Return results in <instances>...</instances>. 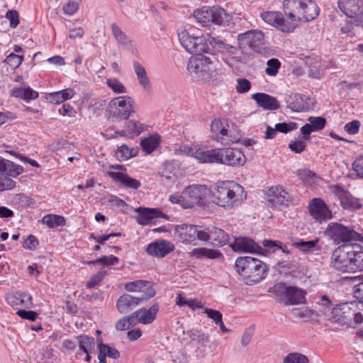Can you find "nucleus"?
Wrapping results in <instances>:
<instances>
[{
    "instance_id": "de8ad7c7",
    "label": "nucleus",
    "mask_w": 363,
    "mask_h": 363,
    "mask_svg": "<svg viewBox=\"0 0 363 363\" xmlns=\"http://www.w3.org/2000/svg\"><path fill=\"white\" fill-rule=\"evenodd\" d=\"M98 350L100 353L104 354L106 357H108L114 359H117L120 357V352L116 348L111 347L103 342H100L98 345Z\"/></svg>"
},
{
    "instance_id": "c03bdc74",
    "label": "nucleus",
    "mask_w": 363,
    "mask_h": 363,
    "mask_svg": "<svg viewBox=\"0 0 363 363\" xmlns=\"http://www.w3.org/2000/svg\"><path fill=\"white\" fill-rule=\"evenodd\" d=\"M111 31L115 40L118 43L121 45H126L130 43L128 37L124 32L119 28L116 23L111 24Z\"/></svg>"
},
{
    "instance_id": "774afa93",
    "label": "nucleus",
    "mask_w": 363,
    "mask_h": 363,
    "mask_svg": "<svg viewBox=\"0 0 363 363\" xmlns=\"http://www.w3.org/2000/svg\"><path fill=\"white\" fill-rule=\"evenodd\" d=\"M355 279H359L361 281L354 286L353 293L355 298L363 302V276L356 277Z\"/></svg>"
},
{
    "instance_id": "7c9ffc66",
    "label": "nucleus",
    "mask_w": 363,
    "mask_h": 363,
    "mask_svg": "<svg viewBox=\"0 0 363 363\" xmlns=\"http://www.w3.org/2000/svg\"><path fill=\"white\" fill-rule=\"evenodd\" d=\"M301 14L303 16L302 21H310L315 18L319 13V8L312 0H304Z\"/></svg>"
},
{
    "instance_id": "9d476101",
    "label": "nucleus",
    "mask_w": 363,
    "mask_h": 363,
    "mask_svg": "<svg viewBox=\"0 0 363 363\" xmlns=\"http://www.w3.org/2000/svg\"><path fill=\"white\" fill-rule=\"evenodd\" d=\"M327 233L337 245L347 244L352 241L363 242V237L352 228L337 223H330L327 227Z\"/></svg>"
},
{
    "instance_id": "680f3d73",
    "label": "nucleus",
    "mask_w": 363,
    "mask_h": 363,
    "mask_svg": "<svg viewBox=\"0 0 363 363\" xmlns=\"http://www.w3.org/2000/svg\"><path fill=\"white\" fill-rule=\"evenodd\" d=\"M360 125L361 123L359 121L353 120L345 125L344 130L350 135H354L359 132Z\"/></svg>"
},
{
    "instance_id": "338daca9",
    "label": "nucleus",
    "mask_w": 363,
    "mask_h": 363,
    "mask_svg": "<svg viewBox=\"0 0 363 363\" xmlns=\"http://www.w3.org/2000/svg\"><path fill=\"white\" fill-rule=\"evenodd\" d=\"M38 245V240L33 235H29L23 242V247L26 250H35Z\"/></svg>"
},
{
    "instance_id": "bf43d9fd",
    "label": "nucleus",
    "mask_w": 363,
    "mask_h": 363,
    "mask_svg": "<svg viewBox=\"0 0 363 363\" xmlns=\"http://www.w3.org/2000/svg\"><path fill=\"white\" fill-rule=\"evenodd\" d=\"M94 262H97V264L103 266L115 265L118 264V258L114 255L102 256L100 258L94 260Z\"/></svg>"
},
{
    "instance_id": "6e6d98bb",
    "label": "nucleus",
    "mask_w": 363,
    "mask_h": 363,
    "mask_svg": "<svg viewBox=\"0 0 363 363\" xmlns=\"http://www.w3.org/2000/svg\"><path fill=\"white\" fill-rule=\"evenodd\" d=\"M23 57L16 55V53H10L6 58L5 62L12 69H16L22 63Z\"/></svg>"
},
{
    "instance_id": "49530a36",
    "label": "nucleus",
    "mask_w": 363,
    "mask_h": 363,
    "mask_svg": "<svg viewBox=\"0 0 363 363\" xmlns=\"http://www.w3.org/2000/svg\"><path fill=\"white\" fill-rule=\"evenodd\" d=\"M213 139L218 142H220L223 145H229L230 143L236 142L231 138V136L229 135L228 130L225 125H223L220 128L219 132L215 135Z\"/></svg>"
},
{
    "instance_id": "864d4df0",
    "label": "nucleus",
    "mask_w": 363,
    "mask_h": 363,
    "mask_svg": "<svg viewBox=\"0 0 363 363\" xmlns=\"http://www.w3.org/2000/svg\"><path fill=\"white\" fill-rule=\"evenodd\" d=\"M149 282L143 280H136L131 282H128L125 285V289L128 291H140L142 289L145 288Z\"/></svg>"
},
{
    "instance_id": "8fccbe9b",
    "label": "nucleus",
    "mask_w": 363,
    "mask_h": 363,
    "mask_svg": "<svg viewBox=\"0 0 363 363\" xmlns=\"http://www.w3.org/2000/svg\"><path fill=\"white\" fill-rule=\"evenodd\" d=\"M281 67V62L277 58H272L267 62L265 72L267 74L274 77L277 74L279 69Z\"/></svg>"
},
{
    "instance_id": "a878e982",
    "label": "nucleus",
    "mask_w": 363,
    "mask_h": 363,
    "mask_svg": "<svg viewBox=\"0 0 363 363\" xmlns=\"http://www.w3.org/2000/svg\"><path fill=\"white\" fill-rule=\"evenodd\" d=\"M174 230L183 242L191 243L195 241L197 225L182 224L177 225Z\"/></svg>"
},
{
    "instance_id": "79ce46f5",
    "label": "nucleus",
    "mask_w": 363,
    "mask_h": 363,
    "mask_svg": "<svg viewBox=\"0 0 363 363\" xmlns=\"http://www.w3.org/2000/svg\"><path fill=\"white\" fill-rule=\"evenodd\" d=\"M43 223L50 228L62 226L65 224V219L63 216L58 215H47L43 218Z\"/></svg>"
},
{
    "instance_id": "69168bd1",
    "label": "nucleus",
    "mask_w": 363,
    "mask_h": 363,
    "mask_svg": "<svg viewBox=\"0 0 363 363\" xmlns=\"http://www.w3.org/2000/svg\"><path fill=\"white\" fill-rule=\"evenodd\" d=\"M306 140H296L289 145V148L295 153H301L306 149Z\"/></svg>"
},
{
    "instance_id": "473e14b6",
    "label": "nucleus",
    "mask_w": 363,
    "mask_h": 363,
    "mask_svg": "<svg viewBox=\"0 0 363 363\" xmlns=\"http://www.w3.org/2000/svg\"><path fill=\"white\" fill-rule=\"evenodd\" d=\"M134 71L137 75V79L143 89H147L150 88V80L147 75L145 67L138 62L133 63Z\"/></svg>"
},
{
    "instance_id": "4468645a",
    "label": "nucleus",
    "mask_w": 363,
    "mask_h": 363,
    "mask_svg": "<svg viewBox=\"0 0 363 363\" xmlns=\"http://www.w3.org/2000/svg\"><path fill=\"white\" fill-rule=\"evenodd\" d=\"M6 301L16 311L22 308L29 309L33 306L32 296L26 292L16 291L7 294Z\"/></svg>"
},
{
    "instance_id": "58836bf2",
    "label": "nucleus",
    "mask_w": 363,
    "mask_h": 363,
    "mask_svg": "<svg viewBox=\"0 0 363 363\" xmlns=\"http://www.w3.org/2000/svg\"><path fill=\"white\" fill-rule=\"evenodd\" d=\"M147 126L140 121L130 120L127 125V133L130 137L139 135L141 133L146 130Z\"/></svg>"
},
{
    "instance_id": "f3484780",
    "label": "nucleus",
    "mask_w": 363,
    "mask_h": 363,
    "mask_svg": "<svg viewBox=\"0 0 363 363\" xmlns=\"http://www.w3.org/2000/svg\"><path fill=\"white\" fill-rule=\"evenodd\" d=\"M304 0H284L283 2V11L284 16L289 18H293L297 23L301 22L303 16L301 14L302 6Z\"/></svg>"
},
{
    "instance_id": "f8f14e48",
    "label": "nucleus",
    "mask_w": 363,
    "mask_h": 363,
    "mask_svg": "<svg viewBox=\"0 0 363 363\" xmlns=\"http://www.w3.org/2000/svg\"><path fill=\"white\" fill-rule=\"evenodd\" d=\"M22 172L21 166L0 158V191L13 188L16 182L11 177H16Z\"/></svg>"
},
{
    "instance_id": "4d7b16f0",
    "label": "nucleus",
    "mask_w": 363,
    "mask_h": 363,
    "mask_svg": "<svg viewBox=\"0 0 363 363\" xmlns=\"http://www.w3.org/2000/svg\"><path fill=\"white\" fill-rule=\"evenodd\" d=\"M251 88L250 82L245 78H238L237 79V85L235 89L238 93L243 94L249 91Z\"/></svg>"
},
{
    "instance_id": "bb28decb",
    "label": "nucleus",
    "mask_w": 363,
    "mask_h": 363,
    "mask_svg": "<svg viewBox=\"0 0 363 363\" xmlns=\"http://www.w3.org/2000/svg\"><path fill=\"white\" fill-rule=\"evenodd\" d=\"M189 255L196 259L206 258L210 259H223V254L218 250L206 247H198L193 249Z\"/></svg>"
},
{
    "instance_id": "f03ea898",
    "label": "nucleus",
    "mask_w": 363,
    "mask_h": 363,
    "mask_svg": "<svg viewBox=\"0 0 363 363\" xmlns=\"http://www.w3.org/2000/svg\"><path fill=\"white\" fill-rule=\"evenodd\" d=\"M247 198V192L240 184L233 181L218 182L214 185L213 202L224 208L232 209L240 206Z\"/></svg>"
},
{
    "instance_id": "aec40b11",
    "label": "nucleus",
    "mask_w": 363,
    "mask_h": 363,
    "mask_svg": "<svg viewBox=\"0 0 363 363\" xmlns=\"http://www.w3.org/2000/svg\"><path fill=\"white\" fill-rule=\"evenodd\" d=\"M334 192L339 198L340 203L344 208L357 210L362 207V205L357 199L352 196L340 186L335 185L334 186Z\"/></svg>"
},
{
    "instance_id": "13d9d810",
    "label": "nucleus",
    "mask_w": 363,
    "mask_h": 363,
    "mask_svg": "<svg viewBox=\"0 0 363 363\" xmlns=\"http://www.w3.org/2000/svg\"><path fill=\"white\" fill-rule=\"evenodd\" d=\"M195 234V241L199 240L203 242H210V227L202 228V227L197 226V232Z\"/></svg>"
},
{
    "instance_id": "3c124183",
    "label": "nucleus",
    "mask_w": 363,
    "mask_h": 363,
    "mask_svg": "<svg viewBox=\"0 0 363 363\" xmlns=\"http://www.w3.org/2000/svg\"><path fill=\"white\" fill-rule=\"evenodd\" d=\"M308 121L314 132L323 129L326 123L325 118L322 116H310Z\"/></svg>"
},
{
    "instance_id": "5fc2aeb1",
    "label": "nucleus",
    "mask_w": 363,
    "mask_h": 363,
    "mask_svg": "<svg viewBox=\"0 0 363 363\" xmlns=\"http://www.w3.org/2000/svg\"><path fill=\"white\" fill-rule=\"evenodd\" d=\"M106 274L107 272L106 270H101L98 272L96 274L91 277L89 281L86 282V288L91 289L98 285L104 279Z\"/></svg>"
},
{
    "instance_id": "2f4dec72",
    "label": "nucleus",
    "mask_w": 363,
    "mask_h": 363,
    "mask_svg": "<svg viewBox=\"0 0 363 363\" xmlns=\"http://www.w3.org/2000/svg\"><path fill=\"white\" fill-rule=\"evenodd\" d=\"M138 311L139 320L140 323L147 325L152 323L156 318V315L159 311V305L157 303L153 304L148 310L141 308Z\"/></svg>"
},
{
    "instance_id": "393cba45",
    "label": "nucleus",
    "mask_w": 363,
    "mask_h": 363,
    "mask_svg": "<svg viewBox=\"0 0 363 363\" xmlns=\"http://www.w3.org/2000/svg\"><path fill=\"white\" fill-rule=\"evenodd\" d=\"M107 174L115 182L120 183L127 189H138L141 185L140 181L129 177L127 174L111 171Z\"/></svg>"
},
{
    "instance_id": "cd10ccee",
    "label": "nucleus",
    "mask_w": 363,
    "mask_h": 363,
    "mask_svg": "<svg viewBox=\"0 0 363 363\" xmlns=\"http://www.w3.org/2000/svg\"><path fill=\"white\" fill-rule=\"evenodd\" d=\"M210 242L215 246L222 247L230 243V238L223 229L214 226L210 227Z\"/></svg>"
},
{
    "instance_id": "dca6fc26",
    "label": "nucleus",
    "mask_w": 363,
    "mask_h": 363,
    "mask_svg": "<svg viewBox=\"0 0 363 363\" xmlns=\"http://www.w3.org/2000/svg\"><path fill=\"white\" fill-rule=\"evenodd\" d=\"M311 216L316 220L321 222L332 218L331 211L326 203L320 198H314L309 204Z\"/></svg>"
},
{
    "instance_id": "e2e57ef3",
    "label": "nucleus",
    "mask_w": 363,
    "mask_h": 363,
    "mask_svg": "<svg viewBox=\"0 0 363 363\" xmlns=\"http://www.w3.org/2000/svg\"><path fill=\"white\" fill-rule=\"evenodd\" d=\"M16 314L21 318L22 319L28 320L30 321H35L38 317V313L33 311H26V310H18L16 311Z\"/></svg>"
},
{
    "instance_id": "ea45409f",
    "label": "nucleus",
    "mask_w": 363,
    "mask_h": 363,
    "mask_svg": "<svg viewBox=\"0 0 363 363\" xmlns=\"http://www.w3.org/2000/svg\"><path fill=\"white\" fill-rule=\"evenodd\" d=\"M137 154V149L130 148L126 145H122L117 149L116 152V155L120 160H128L131 157L136 156Z\"/></svg>"
},
{
    "instance_id": "72a5a7b5",
    "label": "nucleus",
    "mask_w": 363,
    "mask_h": 363,
    "mask_svg": "<svg viewBox=\"0 0 363 363\" xmlns=\"http://www.w3.org/2000/svg\"><path fill=\"white\" fill-rule=\"evenodd\" d=\"M159 143L160 136L157 134H155L143 139L140 142V146L146 153L150 154L157 148Z\"/></svg>"
},
{
    "instance_id": "39448f33",
    "label": "nucleus",
    "mask_w": 363,
    "mask_h": 363,
    "mask_svg": "<svg viewBox=\"0 0 363 363\" xmlns=\"http://www.w3.org/2000/svg\"><path fill=\"white\" fill-rule=\"evenodd\" d=\"M186 68L192 77L201 80H209L215 75L216 61L203 55H194L189 58Z\"/></svg>"
},
{
    "instance_id": "603ef678",
    "label": "nucleus",
    "mask_w": 363,
    "mask_h": 363,
    "mask_svg": "<svg viewBox=\"0 0 363 363\" xmlns=\"http://www.w3.org/2000/svg\"><path fill=\"white\" fill-rule=\"evenodd\" d=\"M106 84L113 92L116 94H123L127 92L125 87L118 79L116 78L107 79Z\"/></svg>"
},
{
    "instance_id": "e433bc0d",
    "label": "nucleus",
    "mask_w": 363,
    "mask_h": 363,
    "mask_svg": "<svg viewBox=\"0 0 363 363\" xmlns=\"http://www.w3.org/2000/svg\"><path fill=\"white\" fill-rule=\"evenodd\" d=\"M281 19L279 20L277 29L284 33H290L298 26V23L294 21L293 18H289L281 13Z\"/></svg>"
},
{
    "instance_id": "6e6552de",
    "label": "nucleus",
    "mask_w": 363,
    "mask_h": 363,
    "mask_svg": "<svg viewBox=\"0 0 363 363\" xmlns=\"http://www.w3.org/2000/svg\"><path fill=\"white\" fill-rule=\"evenodd\" d=\"M179 40L182 47L189 53L194 55L211 53L208 46V35H195L190 30L184 29L178 33Z\"/></svg>"
},
{
    "instance_id": "7ed1b4c3",
    "label": "nucleus",
    "mask_w": 363,
    "mask_h": 363,
    "mask_svg": "<svg viewBox=\"0 0 363 363\" xmlns=\"http://www.w3.org/2000/svg\"><path fill=\"white\" fill-rule=\"evenodd\" d=\"M196 159L202 163H217L227 166H242L246 162L245 155L237 148H216L196 153Z\"/></svg>"
},
{
    "instance_id": "f257e3e1",
    "label": "nucleus",
    "mask_w": 363,
    "mask_h": 363,
    "mask_svg": "<svg viewBox=\"0 0 363 363\" xmlns=\"http://www.w3.org/2000/svg\"><path fill=\"white\" fill-rule=\"evenodd\" d=\"M331 267L349 273L363 271V246L357 243L343 244L338 246L332 253Z\"/></svg>"
},
{
    "instance_id": "c9c22d12",
    "label": "nucleus",
    "mask_w": 363,
    "mask_h": 363,
    "mask_svg": "<svg viewBox=\"0 0 363 363\" xmlns=\"http://www.w3.org/2000/svg\"><path fill=\"white\" fill-rule=\"evenodd\" d=\"M76 338L78 341L79 349L83 350L84 352H87V351H94L95 340L93 337L81 335L77 336Z\"/></svg>"
},
{
    "instance_id": "6ab92c4d",
    "label": "nucleus",
    "mask_w": 363,
    "mask_h": 363,
    "mask_svg": "<svg viewBox=\"0 0 363 363\" xmlns=\"http://www.w3.org/2000/svg\"><path fill=\"white\" fill-rule=\"evenodd\" d=\"M268 201L273 206H288L291 198L281 186H277L269 189Z\"/></svg>"
},
{
    "instance_id": "20e7f679",
    "label": "nucleus",
    "mask_w": 363,
    "mask_h": 363,
    "mask_svg": "<svg viewBox=\"0 0 363 363\" xmlns=\"http://www.w3.org/2000/svg\"><path fill=\"white\" fill-rule=\"evenodd\" d=\"M235 267L247 284L259 282L265 278L267 272V267L263 262L251 257L237 258Z\"/></svg>"
},
{
    "instance_id": "0e129e2a",
    "label": "nucleus",
    "mask_w": 363,
    "mask_h": 363,
    "mask_svg": "<svg viewBox=\"0 0 363 363\" xmlns=\"http://www.w3.org/2000/svg\"><path fill=\"white\" fill-rule=\"evenodd\" d=\"M352 168L357 177L363 179V155L356 158L352 164Z\"/></svg>"
},
{
    "instance_id": "a19ab883",
    "label": "nucleus",
    "mask_w": 363,
    "mask_h": 363,
    "mask_svg": "<svg viewBox=\"0 0 363 363\" xmlns=\"http://www.w3.org/2000/svg\"><path fill=\"white\" fill-rule=\"evenodd\" d=\"M184 333L190 337L192 341H196L199 344L203 345L208 342V335L201 330L191 329L186 332H184Z\"/></svg>"
},
{
    "instance_id": "c85d7f7f",
    "label": "nucleus",
    "mask_w": 363,
    "mask_h": 363,
    "mask_svg": "<svg viewBox=\"0 0 363 363\" xmlns=\"http://www.w3.org/2000/svg\"><path fill=\"white\" fill-rule=\"evenodd\" d=\"M287 108L294 112H302L307 109L304 103V99L299 94H291L285 97Z\"/></svg>"
},
{
    "instance_id": "2eb2a0df",
    "label": "nucleus",
    "mask_w": 363,
    "mask_h": 363,
    "mask_svg": "<svg viewBox=\"0 0 363 363\" xmlns=\"http://www.w3.org/2000/svg\"><path fill=\"white\" fill-rule=\"evenodd\" d=\"M229 246L234 252L262 253V248L252 239L247 237L234 238Z\"/></svg>"
},
{
    "instance_id": "052dcab7",
    "label": "nucleus",
    "mask_w": 363,
    "mask_h": 363,
    "mask_svg": "<svg viewBox=\"0 0 363 363\" xmlns=\"http://www.w3.org/2000/svg\"><path fill=\"white\" fill-rule=\"evenodd\" d=\"M275 127L277 128V132H280L282 133H288L289 132H291L292 130H294L297 129L298 125L297 123L294 122H290V123H277L275 125Z\"/></svg>"
},
{
    "instance_id": "a211bd4d",
    "label": "nucleus",
    "mask_w": 363,
    "mask_h": 363,
    "mask_svg": "<svg viewBox=\"0 0 363 363\" xmlns=\"http://www.w3.org/2000/svg\"><path fill=\"white\" fill-rule=\"evenodd\" d=\"M238 40L246 44L256 52L259 47L263 44L264 33L261 30H252L238 35Z\"/></svg>"
},
{
    "instance_id": "c756f323",
    "label": "nucleus",
    "mask_w": 363,
    "mask_h": 363,
    "mask_svg": "<svg viewBox=\"0 0 363 363\" xmlns=\"http://www.w3.org/2000/svg\"><path fill=\"white\" fill-rule=\"evenodd\" d=\"M139 297H134L129 294L122 295L118 300L116 307L121 313L127 312L130 308L138 306L140 303Z\"/></svg>"
},
{
    "instance_id": "f704fd0d",
    "label": "nucleus",
    "mask_w": 363,
    "mask_h": 363,
    "mask_svg": "<svg viewBox=\"0 0 363 363\" xmlns=\"http://www.w3.org/2000/svg\"><path fill=\"white\" fill-rule=\"evenodd\" d=\"M318 242V239L308 241L299 240L298 241L294 242L293 245L299 251L303 253H308L319 250V248L317 247Z\"/></svg>"
},
{
    "instance_id": "09e8293b",
    "label": "nucleus",
    "mask_w": 363,
    "mask_h": 363,
    "mask_svg": "<svg viewBox=\"0 0 363 363\" xmlns=\"http://www.w3.org/2000/svg\"><path fill=\"white\" fill-rule=\"evenodd\" d=\"M284 363H308V358L298 352H291L287 354L283 359Z\"/></svg>"
},
{
    "instance_id": "1a4fd4ad",
    "label": "nucleus",
    "mask_w": 363,
    "mask_h": 363,
    "mask_svg": "<svg viewBox=\"0 0 363 363\" xmlns=\"http://www.w3.org/2000/svg\"><path fill=\"white\" fill-rule=\"evenodd\" d=\"M359 309L356 302H345L337 304L333 308L332 314L336 322L356 327L361 324V315L357 314Z\"/></svg>"
},
{
    "instance_id": "423d86ee",
    "label": "nucleus",
    "mask_w": 363,
    "mask_h": 363,
    "mask_svg": "<svg viewBox=\"0 0 363 363\" xmlns=\"http://www.w3.org/2000/svg\"><path fill=\"white\" fill-rule=\"evenodd\" d=\"M269 292L272 294L277 302L284 305H296L304 303L306 291L296 286H287L280 282L269 288Z\"/></svg>"
},
{
    "instance_id": "b1692460",
    "label": "nucleus",
    "mask_w": 363,
    "mask_h": 363,
    "mask_svg": "<svg viewBox=\"0 0 363 363\" xmlns=\"http://www.w3.org/2000/svg\"><path fill=\"white\" fill-rule=\"evenodd\" d=\"M252 99L255 101L258 106L262 107L264 110H277L279 107L278 100L265 93H255L252 95Z\"/></svg>"
},
{
    "instance_id": "5701e85b",
    "label": "nucleus",
    "mask_w": 363,
    "mask_h": 363,
    "mask_svg": "<svg viewBox=\"0 0 363 363\" xmlns=\"http://www.w3.org/2000/svg\"><path fill=\"white\" fill-rule=\"evenodd\" d=\"M137 212L138 213L137 222L143 225H147L149 222L153 218H163L168 219V216L166 214L156 208L140 207L137 209Z\"/></svg>"
},
{
    "instance_id": "4be33fe9",
    "label": "nucleus",
    "mask_w": 363,
    "mask_h": 363,
    "mask_svg": "<svg viewBox=\"0 0 363 363\" xmlns=\"http://www.w3.org/2000/svg\"><path fill=\"white\" fill-rule=\"evenodd\" d=\"M337 5L345 15L354 18L358 16L360 9L363 8V0H338Z\"/></svg>"
},
{
    "instance_id": "0eeeda50",
    "label": "nucleus",
    "mask_w": 363,
    "mask_h": 363,
    "mask_svg": "<svg viewBox=\"0 0 363 363\" xmlns=\"http://www.w3.org/2000/svg\"><path fill=\"white\" fill-rule=\"evenodd\" d=\"M194 18L203 26H208L210 23L218 26L228 25L231 16L219 6H203L196 9L193 13Z\"/></svg>"
},
{
    "instance_id": "4c0bfd02",
    "label": "nucleus",
    "mask_w": 363,
    "mask_h": 363,
    "mask_svg": "<svg viewBox=\"0 0 363 363\" xmlns=\"http://www.w3.org/2000/svg\"><path fill=\"white\" fill-rule=\"evenodd\" d=\"M12 94L17 98H21L25 100L35 99L38 97V93L30 87L16 88L12 90Z\"/></svg>"
},
{
    "instance_id": "37998d69",
    "label": "nucleus",
    "mask_w": 363,
    "mask_h": 363,
    "mask_svg": "<svg viewBox=\"0 0 363 363\" xmlns=\"http://www.w3.org/2000/svg\"><path fill=\"white\" fill-rule=\"evenodd\" d=\"M261 18L267 23L277 28L279 20L281 19V12L264 11L261 14Z\"/></svg>"
},
{
    "instance_id": "a18cd8bd",
    "label": "nucleus",
    "mask_w": 363,
    "mask_h": 363,
    "mask_svg": "<svg viewBox=\"0 0 363 363\" xmlns=\"http://www.w3.org/2000/svg\"><path fill=\"white\" fill-rule=\"evenodd\" d=\"M208 46H211L213 49L219 51L224 52L228 51L232 48V46L224 43L223 41L217 39L216 38L211 37V35H208Z\"/></svg>"
},
{
    "instance_id": "ddd939ff",
    "label": "nucleus",
    "mask_w": 363,
    "mask_h": 363,
    "mask_svg": "<svg viewBox=\"0 0 363 363\" xmlns=\"http://www.w3.org/2000/svg\"><path fill=\"white\" fill-rule=\"evenodd\" d=\"M207 192L206 185L194 184L183 190L184 196L186 199V204L189 208L194 206H203L205 204V196Z\"/></svg>"
},
{
    "instance_id": "412c9836",
    "label": "nucleus",
    "mask_w": 363,
    "mask_h": 363,
    "mask_svg": "<svg viewBox=\"0 0 363 363\" xmlns=\"http://www.w3.org/2000/svg\"><path fill=\"white\" fill-rule=\"evenodd\" d=\"M174 248V245L170 242L164 240H158L150 243L146 248V252L150 255L163 257L173 251Z\"/></svg>"
},
{
    "instance_id": "9b49d317",
    "label": "nucleus",
    "mask_w": 363,
    "mask_h": 363,
    "mask_svg": "<svg viewBox=\"0 0 363 363\" xmlns=\"http://www.w3.org/2000/svg\"><path fill=\"white\" fill-rule=\"evenodd\" d=\"M110 117L127 120L134 112L133 101L129 96H118L112 99L107 107Z\"/></svg>"
}]
</instances>
